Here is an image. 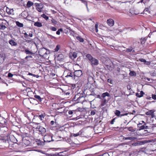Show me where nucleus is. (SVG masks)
<instances>
[{
	"mask_svg": "<svg viewBox=\"0 0 156 156\" xmlns=\"http://www.w3.org/2000/svg\"><path fill=\"white\" fill-rule=\"evenodd\" d=\"M56 136H57L55 135L53 136L51 134H46L44 136V140L45 142H50L51 141H58V140L57 139H54Z\"/></svg>",
	"mask_w": 156,
	"mask_h": 156,
	"instance_id": "nucleus-1",
	"label": "nucleus"
},
{
	"mask_svg": "<svg viewBox=\"0 0 156 156\" xmlns=\"http://www.w3.org/2000/svg\"><path fill=\"white\" fill-rule=\"evenodd\" d=\"M36 130L38 132L39 134H41L42 136L46 132V129L42 126H37L36 128Z\"/></svg>",
	"mask_w": 156,
	"mask_h": 156,
	"instance_id": "nucleus-2",
	"label": "nucleus"
},
{
	"mask_svg": "<svg viewBox=\"0 0 156 156\" xmlns=\"http://www.w3.org/2000/svg\"><path fill=\"white\" fill-rule=\"evenodd\" d=\"M82 75V71L81 70H76L73 73L74 77L75 76L79 77L80 76Z\"/></svg>",
	"mask_w": 156,
	"mask_h": 156,
	"instance_id": "nucleus-3",
	"label": "nucleus"
},
{
	"mask_svg": "<svg viewBox=\"0 0 156 156\" xmlns=\"http://www.w3.org/2000/svg\"><path fill=\"white\" fill-rule=\"evenodd\" d=\"M107 23L108 25L110 27H112L114 25V21L112 19H109L107 20Z\"/></svg>",
	"mask_w": 156,
	"mask_h": 156,
	"instance_id": "nucleus-4",
	"label": "nucleus"
},
{
	"mask_svg": "<svg viewBox=\"0 0 156 156\" xmlns=\"http://www.w3.org/2000/svg\"><path fill=\"white\" fill-rule=\"evenodd\" d=\"M59 61L64 62L65 61V58L63 54H59Z\"/></svg>",
	"mask_w": 156,
	"mask_h": 156,
	"instance_id": "nucleus-5",
	"label": "nucleus"
},
{
	"mask_svg": "<svg viewBox=\"0 0 156 156\" xmlns=\"http://www.w3.org/2000/svg\"><path fill=\"white\" fill-rule=\"evenodd\" d=\"M90 61L92 65H97L98 64V60L94 58H93Z\"/></svg>",
	"mask_w": 156,
	"mask_h": 156,
	"instance_id": "nucleus-6",
	"label": "nucleus"
},
{
	"mask_svg": "<svg viewBox=\"0 0 156 156\" xmlns=\"http://www.w3.org/2000/svg\"><path fill=\"white\" fill-rule=\"evenodd\" d=\"M9 43L12 46H15L17 45V43L12 39L10 40L9 41Z\"/></svg>",
	"mask_w": 156,
	"mask_h": 156,
	"instance_id": "nucleus-7",
	"label": "nucleus"
},
{
	"mask_svg": "<svg viewBox=\"0 0 156 156\" xmlns=\"http://www.w3.org/2000/svg\"><path fill=\"white\" fill-rule=\"evenodd\" d=\"M77 54L75 52H74L73 53L70 54V56L72 59H74L76 58L77 57Z\"/></svg>",
	"mask_w": 156,
	"mask_h": 156,
	"instance_id": "nucleus-8",
	"label": "nucleus"
},
{
	"mask_svg": "<svg viewBox=\"0 0 156 156\" xmlns=\"http://www.w3.org/2000/svg\"><path fill=\"white\" fill-rule=\"evenodd\" d=\"M52 108L55 109H58V105L57 103L53 104L52 105Z\"/></svg>",
	"mask_w": 156,
	"mask_h": 156,
	"instance_id": "nucleus-9",
	"label": "nucleus"
},
{
	"mask_svg": "<svg viewBox=\"0 0 156 156\" xmlns=\"http://www.w3.org/2000/svg\"><path fill=\"white\" fill-rule=\"evenodd\" d=\"M34 98L36 99L39 102H41L42 101V99H43V98H41L39 95H35L34 96Z\"/></svg>",
	"mask_w": 156,
	"mask_h": 156,
	"instance_id": "nucleus-10",
	"label": "nucleus"
},
{
	"mask_svg": "<svg viewBox=\"0 0 156 156\" xmlns=\"http://www.w3.org/2000/svg\"><path fill=\"white\" fill-rule=\"evenodd\" d=\"M73 74L71 72H69L68 73V74L67 75L65 76L66 77H71L72 78L75 79V77H74V76H73Z\"/></svg>",
	"mask_w": 156,
	"mask_h": 156,
	"instance_id": "nucleus-11",
	"label": "nucleus"
},
{
	"mask_svg": "<svg viewBox=\"0 0 156 156\" xmlns=\"http://www.w3.org/2000/svg\"><path fill=\"white\" fill-rule=\"evenodd\" d=\"M34 4L33 3L30 1H29L27 2V6L28 8H30L31 6H32Z\"/></svg>",
	"mask_w": 156,
	"mask_h": 156,
	"instance_id": "nucleus-12",
	"label": "nucleus"
},
{
	"mask_svg": "<svg viewBox=\"0 0 156 156\" xmlns=\"http://www.w3.org/2000/svg\"><path fill=\"white\" fill-rule=\"evenodd\" d=\"M34 26L38 27H41L42 26V23H41L38 22H35L34 24Z\"/></svg>",
	"mask_w": 156,
	"mask_h": 156,
	"instance_id": "nucleus-13",
	"label": "nucleus"
},
{
	"mask_svg": "<svg viewBox=\"0 0 156 156\" xmlns=\"http://www.w3.org/2000/svg\"><path fill=\"white\" fill-rule=\"evenodd\" d=\"M8 130L7 127H2L1 128L0 131L2 133H4L5 132H6Z\"/></svg>",
	"mask_w": 156,
	"mask_h": 156,
	"instance_id": "nucleus-14",
	"label": "nucleus"
},
{
	"mask_svg": "<svg viewBox=\"0 0 156 156\" xmlns=\"http://www.w3.org/2000/svg\"><path fill=\"white\" fill-rule=\"evenodd\" d=\"M154 112V110H150L147 112L146 113V114L147 115H153V113Z\"/></svg>",
	"mask_w": 156,
	"mask_h": 156,
	"instance_id": "nucleus-15",
	"label": "nucleus"
},
{
	"mask_svg": "<svg viewBox=\"0 0 156 156\" xmlns=\"http://www.w3.org/2000/svg\"><path fill=\"white\" fill-rule=\"evenodd\" d=\"M106 96L108 97H109L110 96V95L108 92H105L103 93V94H102L101 95V97L103 98H104Z\"/></svg>",
	"mask_w": 156,
	"mask_h": 156,
	"instance_id": "nucleus-16",
	"label": "nucleus"
},
{
	"mask_svg": "<svg viewBox=\"0 0 156 156\" xmlns=\"http://www.w3.org/2000/svg\"><path fill=\"white\" fill-rule=\"evenodd\" d=\"M142 125L141 123H139V124H138V127L139 128V129L140 130V129H145V126L144 125L141 126V125Z\"/></svg>",
	"mask_w": 156,
	"mask_h": 156,
	"instance_id": "nucleus-17",
	"label": "nucleus"
},
{
	"mask_svg": "<svg viewBox=\"0 0 156 156\" xmlns=\"http://www.w3.org/2000/svg\"><path fill=\"white\" fill-rule=\"evenodd\" d=\"M24 51L27 55H33V53L32 52L29 51L27 49H25Z\"/></svg>",
	"mask_w": 156,
	"mask_h": 156,
	"instance_id": "nucleus-18",
	"label": "nucleus"
},
{
	"mask_svg": "<svg viewBox=\"0 0 156 156\" xmlns=\"http://www.w3.org/2000/svg\"><path fill=\"white\" fill-rule=\"evenodd\" d=\"M16 24L17 26L20 27H23V23H21L18 21H16Z\"/></svg>",
	"mask_w": 156,
	"mask_h": 156,
	"instance_id": "nucleus-19",
	"label": "nucleus"
},
{
	"mask_svg": "<svg viewBox=\"0 0 156 156\" xmlns=\"http://www.w3.org/2000/svg\"><path fill=\"white\" fill-rule=\"evenodd\" d=\"M125 140H133L136 139V138L135 137H125Z\"/></svg>",
	"mask_w": 156,
	"mask_h": 156,
	"instance_id": "nucleus-20",
	"label": "nucleus"
},
{
	"mask_svg": "<svg viewBox=\"0 0 156 156\" xmlns=\"http://www.w3.org/2000/svg\"><path fill=\"white\" fill-rule=\"evenodd\" d=\"M59 89H60L62 91V93H63L66 96L69 95L70 94V93L69 92L66 93L65 91L63 90V89H62V88L59 87Z\"/></svg>",
	"mask_w": 156,
	"mask_h": 156,
	"instance_id": "nucleus-21",
	"label": "nucleus"
},
{
	"mask_svg": "<svg viewBox=\"0 0 156 156\" xmlns=\"http://www.w3.org/2000/svg\"><path fill=\"white\" fill-rule=\"evenodd\" d=\"M86 57L90 61L93 58L91 55L89 54H87L86 55Z\"/></svg>",
	"mask_w": 156,
	"mask_h": 156,
	"instance_id": "nucleus-22",
	"label": "nucleus"
},
{
	"mask_svg": "<svg viewBox=\"0 0 156 156\" xmlns=\"http://www.w3.org/2000/svg\"><path fill=\"white\" fill-rule=\"evenodd\" d=\"M76 39L80 41V42H83L84 41L83 39L79 36H77L76 37Z\"/></svg>",
	"mask_w": 156,
	"mask_h": 156,
	"instance_id": "nucleus-23",
	"label": "nucleus"
},
{
	"mask_svg": "<svg viewBox=\"0 0 156 156\" xmlns=\"http://www.w3.org/2000/svg\"><path fill=\"white\" fill-rule=\"evenodd\" d=\"M120 112L118 110H116L115 111V114L117 116L119 117L120 115Z\"/></svg>",
	"mask_w": 156,
	"mask_h": 156,
	"instance_id": "nucleus-24",
	"label": "nucleus"
},
{
	"mask_svg": "<svg viewBox=\"0 0 156 156\" xmlns=\"http://www.w3.org/2000/svg\"><path fill=\"white\" fill-rule=\"evenodd\" d=\"M37 116L38 117V118L39 119H40L41 120H43L44 118V117L42 114Z\"/></svg>",
	"mask_w": 156,
	"mask_h": 156,
	"instance_id": "nucleus-25",
	"label": "nucleus"
},
{
	"mask_svg": "<svg viewBox=\"0 0 156 156\" xmlns=\"http://www.w3.org/2000/svg\"><path fill=\"white\" fill-rule=\"evenodd\" d=\"M41 16L44 18L46 20H47L48 19V17L44 14L41 15Z\"/></svg>",
	"mask_w": 156,
	"mask_h": 156,
	"instance_id": "nucleus-26",
	"label": "nucleus"
},
{
	"mask_svg": "<svg viewBox=\"0 0 156 156\" xmlns=\"http://www.w3.org/2000/svg\"><path fill=\"white\" fill-rule=\"evenodd\" d=\"M6 28V27L2 24H0V30H4Z\"/></svg>",
	"mask_w": 156,
	"mask_h": 156,
	"instance_id": "nucleus-27",
	"label": "nucleus"
},
{
	"mask_svg": "<svg viewBox=\"0 0 156 156\" xmlns=\"http://www.w3.org/2000/svg\"><path fill=\"white\" fill-rule=\"evenodd\" d=\"M0 58H2L4 61L5 60V58H6L5 55V54H0Z\"/></svg>",
	"mask_w": 156,
	"mask_h": 156,
	"instance_id": "nucleus-28",
	"label": "nucleus"
},
{
	"mask_svg": "<svg viewBox=\"0 0 156 156\" xmlns=\"http://www.w3.org/2000/svg\"><path fill=\"white\" fill-rule=\"evenodd\" d=\"M107 102V101L106 100V99H104L102 101L101 105L102 106H104Z\"/></svg>",
	"mask_w": 156,
	"mask_h": 156,
	"instance_id": "nucleus-29",
	"label": "nucleus"
},
{
	"mask_svg": "<svg viewBox=\"0 0 156 156\" xmlns=\"http://www.w3.org/2000/svg\"><path fill=\"white\" fill-rule=\"evenodd\" d=\"M7 9H8V8H7ZM12 10H10L9 9H6V12H8L9 14H11L12 13Z\"/></svg>",
	"mask_w": 156,
	"mask_h": 156,
	"instance_id": "nucleus-30",
	"label": "nucleus"
},
{
	"mask_svg": "<svg viewBox=\"0 0 156 156\" xmlns=\"http://www.w3.org/2000/svg\"><path fill=\"white\" fill-rule=\"evenodd\" d=\"M24 37L25 38H26L27 39H28L29 38V35H28L27 34V33L25 32L24 33Z\"/></svg>",
	"mask_w": 156,
	"mask_h": 156,
	"instance_id": "nucleus-31",
	"label": "nucleus"
},
{
	"mask_svg": "<svg viewBox=\"0 0 156 156\" xmlns=\"http://www.w3.org/2000/svg\"><path fill=\"white\" fill-rule=\"evenodd\" d=\"M58 50V44L56 45V48L53 50V52L57 51Z\"/></svg>",
	"mask_w": 156,
	"mask_h": 156,
	"instance_id": "nucleus-32",
	"label": "nucleus"
},
{
	"mask_svg": "<svg viewBox=\"0 0 156 156\" xmlns=\"http://www.w3.org/2000/svg\"><path fill=\"white\" fill-rule=\"evenodd\" d=\"M148 142L147 140H144L143 141H140V144L142 145V144H144L145 143H148Z\"/></svg>",
	"mask_w": 156,
	"mask_h": 156,
	"instance_id": "nucleus-33",
	"label": "nucleus"
},
{
	"mask_svg": "<svg viewBox=\"0 0 156 156\" xmlns=\"http://www.w3.org/2000/svg\"><path fill=\"white\" fill-rule=\"evenodd\" d=\"M128 129L130 131L133 132L135 131V130H134L133 129V127H129Z\"/></svg>",
	"mask_w": 156,
	"mask_h": 156,
	"instance_id": "nucleus-34",
	"label": "nucleus"
},
{
	"mask_svg": "<svg viewBox=\"0 0 156 156\" xmlns=\"http://www.w3.org/2000/svg\"><path fill=\"white\" fill-rule=\"evenodd\" d=\"M130 75L133 76L136 74L135 73L134 71H131L129 73Z\"/></svg>",
	"mask_w": 156,
	"mask_h": 156,
	"instance_id": "nucleus-35",
	"label": "nucleus"
},
{
	"mask_svg": "<svg viewBox=\"0 0 156 156\" xmlns=\"http://www.w3.org/2000/svg\"><path fill=\"white\" fill-rule=\"evenodd\" d=\"M139 60L142 62L145 63L146 60L144 58H140L139 59Z\"/></svg>",
	"mask_w": 156,
	"mask_h": 156,
	"instance_id": "nucleus-36",
	"label": "nucleus"
},
{
	"mask_svg": "<svg viewBox=\"0 0 156 156\" xmlns=\"http://www.w3.org/2000/svg\"><path fill=\"white\" fill-rule=\"evenodd\" d=\"M52 22L54 24H56L57 23V22L55 21V20L53 19H52L51 20Z\"/></svg>",
	"mask_w": 156,
	"mask_h": 156,
	"instance_id": "nucleus-37",
	"label": "nucleus"
},
{
	"mask_svg": "<svg viewBox=\"0 0 156 156\" xmlns=\"http://www.w3.org/2000/svg\"><path fill=\"white\" fill-rule=\"evenodd\" d=\"M42 9V8H39V7H37L36 8V9L39 12H41Z\"/></svg>",
	"mask_w": 156,
	"mask_h": 156,
	"instance_id": "nucleus-38",
	"label": "nucleus"
},
{
	"mask_svg": "<svg viewBox=\"0 0 156 156\" xmlns=\"http://www.w3.org/2000/svg\"><path fill=\"white\" fill-rule=\"evenodd\" d=\"M13 76V74L10 73H9L8 74V76L9 78L12 77Z\"/></svg>",
	"mask_w": 156,
	"mask_h": 156,
	"instance_id": "nucleus-39",
	"label": "nucleus"
},
{
	"mask_svg": "<svg viewBox=\"0 0 156 156\" xmlns=\"http://www.w3.org/2000/svg\"><path fill=\"white\" fill-rule=\"evenodd\" d=\"M82 2L84 4H85V5H86V7H87V2H86V0H83V1H82Z\"/></svg>",
	"mask_w": 156,
	"mask_h": 156,
	"instance_id": "nucleus-40",
	"label": "nucleus"
},
{
	"mask_svg": "<svg viewBox=\"0 0 156 156\" xmlns=\"http://www.w3.org/2000/svg\"><path fill=\"white\" fill-rule=\"evenodd\" d=\"M63 153L64 152H59V156H63L65 155V154H64Z\"/></svg>",
	"mask_w": 156,
	"mask_h": 156,
	"instance_id": "nucleus-41",
	"label": "nucleus"
},
{
	"mask_svg": "<svg viewBox=\"0 0 156 156\" xmlns=\"http://www.w3.org/2000/svg\"><path fill=\"white\" fill-rule=\"evenodd\" d=\"M144 64L146 65H149L150 64L151 62H150L147 61L146 60Z\"/></svg>",
	"mask_w": 156,
	"mask_h": 156,
	"instance_id": "nucleus-42",
	"label": "nucleus"
},
{
	"mask_svg": "<svg viewBox=\"0 0 156 156\" xmlns=\"http://www.w3.org/2000/svg\"><path fill=\"white\" fill-rule=\"evenodd\" d=\"M152 98L153 99H154V100H156V95L152 94Z\"/></svg>",
	"mask_w": 156,
	"mask_h": 156,
	"instance_id": "nucleus-43",
	"label": "nucleus"
},
{
	"mask_svg": "<svg viewBox=\"0 0 156 156\" xmlns=\"http://www.w3.org/2000/svg\"><path fill=\"white\" fill-rule=\"evenodd\" d=\"M95 114V112L94 111H91L90 112V114L91 115H94Z\"/></svg>",
	"mask_w": 156,
	"mask_h": 156,
	"instance_id": "nucleus-44",
	"label": "nucleus"
},
{
	"mask_svg": "<svg viewBox=\"0 0 156 156\" xmlns=\"http://www.w3.org/2000/svg\"><path fill=\"white\" fill-rule=\"evenodd\" d=\"M132 145H133L134 146H138V145H140V143L139 144L138 143H133L132 144Z\"/></svg>",
	"mask_w": 156,
	"mask_h": 156,
	"instance_id": "nucleus-45",
	"label": "nucleus"
},
{
	"mask_svg": "<svg viewBox=\"0 0 156 156\" xmlns=\"http://www.w3.org/2000/svg\"><path fill=\"white\" fill-rule=\"evenodd\" d=\"M51 30L54 31H55L56 30V29L55 27H52L51 28Z\"/></svg>",
	"mask_w": 156,
	"mask_h": 156,
	"instance_id": "nucleus-46",
	"label": "nucleus"
},
{
	"mask_svg": "<svg viewBox=\"0 0 156 156\" xmlns=\"http://www.w3.org/2000/svg\"><path fill=\"white\" fill-rule=\"evenodd\" d=\"M128 115V113H126L125 114H120V115L119 117H121L122 116H125V115Z\"/></svg>",
	"mask_w": 156,
	"mask_h": 156,
	"instance_id": "nucleus-47",
	"label": "nucleus"
},
{
	"mask_svg": "<svg viewBox=\"0 0 156 156\" xmlns=\"http://www.w3.org/2000/svg\"><path fill=\"white\" fill-rule=\"evenodd\" d=\"M132 49L131 48H128L126 49V51L129 52L132 51Z\"/></svg>",
	"mask_w": 156,
	"mask_h": 156,
	"instance_id": "nucleus-48",
	"label": "nucleus"
},
{
	"mask_svg": "<svg viewBox=\"0 0 156 156\" xmlns=\"http://www.w3.org/2000/svg\"><path fill=\"white\" fill-rule=\"evenodd\" d=\"M32 58V56L31 55H28V56H27L26 58H25L26 59H27L28 58Z\"/></svg>",
	"mask_w": 156,
	"mask_h": 156,
	"instance_id": "nucleus-49",
	"label": "nucleus"
},
{
	"mask_svg": "<svg viewBox=\"0 0 156 156\" xmlns=\"http://www.w3.org/2000/svg\"><path fill=\"white\" fill-rule=\"evenodd\" d=\"M115 119H113L111 122L110 123L111 124H113L114 122H115Z\"/></svg>",
	"mask_w": 156,
	"mask_h": 156,
	"instance_id": "nucleus-50",
	"label": "nucleus"
},
{
	"mask_svg": "<svg viewBox=\"0 0 156 156\" xmlns=\"http://www.w3.org/2000/svg\"><path fill=\"white\" fill-rule=\"evenodd\" d=\"M29 36H30V37H32L33 36V34L31 32V33H30L29 34Z\"/></svg>",
	"mask_w": 156,
	"mask_h": 156,
	"instance_id": "nucleus-51",
	"label": "nucleus"
},
{
	"mask_svg": "<svg viewBox=\"0 0 156 156\" xmlns=\"http://www.w3.org/2000/svg\"><path fill=\"white\" fill-rule=\"evenodd\" d=\"M33 76L37 78H38L39 77V76L37 75H35L34 74H33Z\"/></svg>",
	"mask_w": 156,
	"mask_h": 156,
	"instance_id": "nucleus-52",
	"label": "nucleus"
},
{
	"mask_svg": "<svg viewBox=\"0 0 156 156\" xmlns=\"http://www.w3.org/2000/svg\"><path fill=\"white\" fill-rule=\"evenodd\" d=\"M69 114L70 115H72L73 113V112L72 111L70 110L69 111Z\"/></svg>",
	"mask_w": 156,
	"mask_h": 156,
	"instance_id": "nucleus-53",
	"label": "nucleus"
},
{
	"mask_svg": "<svg viewBox=\"0 0 156 156\" xmlns=\"http://www.w3.org/2000/svg\"><path fill=\"white\" fill-rule=\"evenodd\" d=\"M65 64H59V65L61 67H64L65 68V66H64Z\"/></svg>",
	"mask_w": 156,
	"mask_h": 156,
	"instance_id": "nucleus-54",
	"label": "nucleus"
},
{
	"mask_svg": "<svg viewBox=\"0 0 156 156\" xmlns=\"http://www.w3.org/2000/svg\"><path fill=\"white\" fill-rule=\"evenodd\" d=\"M35 5L37 6V7L38 6H40L39 4L37 3H35Z\"/></svg>",
	"mask_w": 156,
	"mask_h": 156,
	"instance_id": "nucleus-55",
	"label": "nucleus"
},
{
	"mask_svg": "<svg viewBox=\"0 0 156 156\" xmlns=\"http://www.w3.org/2000/svg\"><path fill=\"white\" fill-rule=\"evenodd\" d=\"M14 138H15V140H14V143H16V142H17V139L15 138V137L14 136H12Z\"/></svg>",
	"mask_w": 156,
	"mask_h": 156,
	"instance_id": "nucleus-56",
	"label": "nucleus"
},
{
	"mask_svg": "<svg viewBox=\"0 0 156 156\" xmlns=\"http://www.w3.org/2000/svg\"><path fill=\"white\" fill-rule=\"evenodd\" d=\"M50 124L51 125H53L54 124V121H51L50 122Z\"/></svg>",
	"mask_w": 156,
	"mask_h": 156,
	"instance_id": "nucleus-57",
	"label": "nucleus"
},
{
	"mask_svg": "<svg viewBox=\"0 0 156 156\" xmlns=\"http://www.w3.org/2000/svg\"><path fill=\"white\" fill-rule=\"evenodd\" d=\"M0 94H1V95H5V92H0Z\"/></svg>",
	"mask_w": 156,
	"mask_h": 156,
	"instance_id": "nucleus-58",
	"label": "nucleus"
},
{
	"mask_svg": "<svg viewBox=\"0 0 156 156\" xmlns=\"http://www.w3.org/2000/svg\"><path fill=\"white\" fill-rule=\"evenodd\" d=\"M98 24H96L95 25V28L97 29L98 28Z\"/></svg>",
	"mask_w": 156,
	"mask_h": 156,
	"instance_id": "nucleus-59",
	"label": "nucleus"
},
{
	"mask_svg": "<svg viewBox=\"0 0 156 156\" xmlns=\"http://www.w3.org/2000/svg\"><path fill=\"white\" fill-rule=\"evenodd\" d=\"M60 31H61L62 32H63V30H62V29L60 28V29H59V34H60Z\"/></svg>",
	"mask_w": 156,
	"mask_h": 156,
	"instance_id": "nucleus-60",
	"label": "nucleus"
},
{
	"mask_svg": "<svg viewBox=\"0 0 156 156\" xmlns=\"http://www.w3.org/2000/svg\"><path fill=\"white\" fill-rule=\"evenodd\" d=\"M79 134H74L73 136H78Z\"/></svg>",
	"mask_w": 156,
	"mask_h": 156,
	"instance_id": "nucleus-61",
	"label": "nucleus"
},
{
	"mask_svg": "<svg viewBox=\"0 0 156 156\" xmlns=\"http://www.w3.org/2000/svg\"><path fill=\"white\" fill-rule=\"evenodd\" d=\"M28 75H30V76H33V74H32V73H28Z\"/></svg>",
	"mask_w": 156,
	"mask_h": 156,
	"instance_id": "nucleus-62",
	"label": "nucleus"
},
{
	"mask_svg": "<svg viewBox=\"0 0 156 156\" xmlns=\"http://www.w3.org/2000/svg\"><path fill=\"white\" fill-rule=\"evenodd\" d=\"M108 82H110V83H111V80H110V79H108Z\"/></svg>",
	"mask_w": 156,
	"mask_h": 156,
	"instance_id": "nucleus-63",
	"label": "nucleus"
},
{
	"mask_svg": "<svg viewBox=\"0 0 156 156\" xmlns=\"http://www.w3.org/2000/svg\"><path fill=\"white\" fill-rule=\"evenodd\" d=\"M146 79H147V80H148L149 81H150V78H146Z\"/></svg>",
	"mask_w": 156,
	"mask_h": 156,
	"instance_id": "nucleus-64",
	"label": "nucleus"
}]
</instances>
